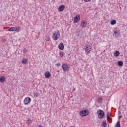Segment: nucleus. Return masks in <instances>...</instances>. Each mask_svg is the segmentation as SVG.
Returning <instances> with one entry per match:
<instances>
[{
    "instance_id": "1",
    "label": "nucleus",
    "mask_w": 127,
    "mask_h": 127,
    "mask_svg": "<svg viewBox=\"0 0 127 127\" xmlns=\"http://www.w3.org/2000/svg\"><path fill=\"white\" fill-rule=\"evenodd\" d=\"M97 115L99 119H103L105 116V112L102 110L99 109L97 110Z\"/></svg>"
},
{
    "instance_id": "2",
    "label": "nucleus",
    "mask_w": 127,
    "mask_h": 127,
    "mask_svg": "<svg viewBox=\"0 0 127 127\" xmlns=\"http://www.w3.org/2000/svg\"><path fill=\"white\" fill-rule=\"evenodd\" d=\"M80 115L81 117H86L89 115V110L85 109L80 112Z\"/></svg>"
},
{
    "instance_id": "3",
    "label": "nucleus",
    "mask_w": 127,
    "mask_h": 127,
    "mask_svg": "<svg viewBox=\"0 0 127 127\" xmlns=\"http://www.w3.org/2000/svg\"><path fill=\"white\" fill-rule=\"evenodd\" d=\"M59 36H60L59 32H54L53 34V38L54 40H58Z\"/></svg>"
},
{
    "instance_id": "4",
    "label": "nucleus",
    "mask_w": 127,
    "mask_h": 127,
    "mask_svg": "<svg viewBox=\"0 0 127 127\" xmlns=\"http://www.w3.org/2000/svg\"><path fill=\"white\" fill-rule=\"evenodd\" d=\"M84 49L85 50L86 54L88 55V54H90V51L92 50V47L89 45H86L85 46V48H84Z\"/></svg>"
},
{
    "instance_id": "5",
    "label": "nucleus",
    "mask_w": 127,
    "mask_h": 127,
    "mask_svg": "<svg viewBox=\"0 0 127 127\" xmlns=\"http://www.w3.org/2000/svg\"><path fill=\"white\" fill-rule=\"evenodd\" d=\"M69 65H68V64H64L62 65V69L64 72H68L69 71Z\"/></svg>"
},
{
    "instance_id": "6",
    "label": "nucleus",
    "mask_w": 127,
    "mask_h": 127,
    "mask_svg": "<svg viewBox=\"0 0 127 127\" xmlns=\"http://www.w3.org/2000/svg\"><path fill=\"white\" fill-rule=\"evenodd\" d=\"M81 18V16L80 15H75L73 18L74 21L73 23H78L80 21Z\"/></svg>"
},
{
    "instance_id": "7",
    "label": "nucleus",
    "mask_w": 127,
    "mask_h": 127,
    "mask_svg": "<svg viewBox=\"0 0 127 127\" xmlns=\"http://www.w3.org/2000/svg\"><path fill=\"white\" fill-rule=\"evenodd\" d=\"M113 32L115 34V37H119L120 35V30L118 29V28H115L113 30Z\"/></svg>"
},
{
    "instance_id": "8",
    "label": "nucleus",
    "mask_w": 127,
    "mask_h": 127,
    "mask_svg": "<svg viewBox=\"0 0 127 127\" xmlns=\"http://www.w3.org/2000/svg\"><path fill=\"white\" fill-rule=\"evenodd\" d=\"M31 102V98L30 97H26L24 100V105H28Z\"/></svg>"
},
{
    "instance_id": "9",
    "label": "nucleus",
    "mask_w": 127,
    "mask_h": 127,
    "mask_svg": "<svg viewBox=\"0 0 127 127\" xmlns=\"http://www.w3.org/2000/svg\"><path fill=\"white\" fill-rule=\"evenodd\" d=\"M65 5H61L58 7V11L61 12V11H63L65 9Z\"/></svg>"
},
{
    "instance_id": "10",
    "label": "nucleus",
    "mask_w": 127,
    "mask_h": 127,
    "mask_svg": "<svg viewBox=\"0 0 127 127\" xmlns=\"http://www.w3.org/2000/svg\"><path fill=\"white\" fill-rule=\"evenodd\" d=\"M58 48L60 49V50H63L64 48H65L64 44H63V43H60L58 45Z\"/></svg>"
},
{
    "instance_id": "11",
    "label": "nucleus",
    "mask_w": 127,
    "mask_h": 127,
    "mask_svg": "<svg viewBox=\"0 0 127 127\" xmlns=\"http://www.w3.org/2000/svg\"><path fill=\"white\" fill-rule=\"evenodd\" d=\"M45 77L46 79H48L51 77V73L49 71H47L45 73Z\"/></svg>"
},
{
    "instance_id": "12",
    "label": "nucleus",
    "mask_w": 127,
    "mask_h": 127,
    "mask_svg": "<svg viewBox=\"0 0 127 127\" xmlns=\"http://www.w3.org/2000/svg\"><path fill=\"white\" fill-rule=\"evenodd\" d=\"M6 81V78L4 76H0V83H4Z\"/></svg>"
},
{
    "instance_id": "13",
    "label": "nucleus",
    "mask_w": 127,
    "mask_h": 127,
    "mask_svg": "<svg viewBox=\"0 0 127 127\" xmlns=\"http://www.w3.org/2000/svg\"><path fill=\"white\" fill-rule=\"evenodd\" d=\"M117 65L119 66V67H123V65H124V62L122 61H119L117 62Z\"/></svg>"
},
{
    "instance_id": "14",
    "label": "nucleus",
    "mask_w": 127,
    "mask_h": 127,
    "mask_svg": "<svg viewBox=\"0 0 127 127\" xmlns=\"http://www.w3.org/2000/svg\"><path fill=\"white\" fill-rule=\"evenodd\" d=\"M114 55L116 57H118V56H119V55H120V52L119 51H115L114 53Z\"/></svg>"
},
{
    "instance_id": "15",
    "label": "nucleus",
    "mask_w": 127,
    "mask_h": 127,
    "mask_svg": "<svg viewBox=\"0 0 127 127\" xmlns=\"http://www.w3.org/2000/svg\"><path fill=\"white\" fill-rule=\"evenodd\" d=\"M114 127H121V123L120 122V121L117 122Z\"/></svg>"
},
{
    "instance_id": "16",
    "label": "nucleus",
    "mask_w": 127,
    "mask_h": 127,
    "mask_svg": "<svg viewBox=\"0 0 127 127\" xmlns=\"http://www.w3.org/2000/svg\"><path fill=\"white\" fill-rule=\"evenodd\" d=\"M81 25L82 27H87V24L84 21L81 22Z\"/></svg>"
},
{
    "instance_id": "17",
    "label": "nucleus",
    "mask_w": 127,
    "mask_h": 127,
    "mask_svg": "<svg viewBox=\"0 0 127 127\" xmlns=\"http://www.w3.org/2000/svg\"><path fill=\"white\" fill-rule=\"evenodd\" d=\"M116 23H117V21H116V20H112L110 22V24H111V25H115Z\"/></svg>"
},
{
    "instance_id": "18",
    "label": "nucleus",
    "mask_w": 127,
    "mask_h": 127,
    "mask_svg": "<svg viewBox=\"0 0 127 127\" xmlns=\"http://www.w3.org/2000/svg\"><path fill=\"white\" fill-rule=\"evenodd\" d=\"M14 31H17V32H19V31H20V27L18 26L17 28L14 27Z\"/></svg>"
},
{
    "instance_id": "19",
    "label": "nucleus",
    "mask_w": 127,
    "mask_h": 127,
    "mask_svg": "<svg viewBox=\"0 0 127 127\" xmlns=\"http://www.w3.org/2000/svg\"><path fill=\"white\" fill-rule=\"evenodd\" d=\"M27 59H23L22 61V63H23V64H26V63H27Z\"/></svg>"
},
{
    "instance_id": "20",
    "label": "nucleus",
    "mask_w": 127,
    "mask_h": 127,
    "mask_svg": "<svg viewBox=\"0 0 127 127\" xmlns=\"http://www.w3.org/2000/svg\"><path fill=\"white\" fill-rule=\"evenodd\" d=\"M102 127H107V123L106 122V121H103Z\"/></svg>"
},
{
    "instance_id": "21",
    "label": "nucleus",
    "mask_w": 127,
    "mask_h": 127,
    "mask_svg": "<svg viewBox=\"0 0 127 127\" xmlns=\"http://www.w3.org/2000/svg\"><path fill=\"white\" fill-rule=\"evenodd\" d=\"M82 34H83V32H82V31H79L78 32L77 36H81V35H82Z\"/></svg>"
},
{
    "instance_id": "22",
    "label": "nucleus",
    "mask_w": 127,
    "mask_h": 127,
    "mask_svg": "<svg viewBox=\"0 0 127 127\" xmlns=\"http://www.w3.org/2000/svg\"><path fill=\"white\" fill-rule=\"evenodd\" d=\"M103 101V98L101 97L98 98L97 99L98 103H100Z\"/></svg>"
},
{
    "instance_id": "23",
    "label": "nucleus",
    "mask_w": 127,
    "mask_h": 127,
    "mask_svg": "<svg viewBox=\"0 0 127 127\" xmlns=\"http://www.w3.org/2000/svg\"><path fill=\"white\" fill-rule=\"evenodd\" d=\"M7 31H14V27H12L7 30Z\"/></svg>"
},
{
    "instance_id": "24",
    "label": "nucleus",
    "mask_w": 127,
    "mask_h": 127,
    "mask_svg": "<svg viewBox=\"0 0 127 127\" xmlns=\"http://www.w3.org/2000/svg\"><path fill=\"white\" fill-rule=\"evenodd\" d=\"M60 56H61V57H63V56H64V54H65L64 53V52H62V51H60Z\"/></svg>"
},
{
    "instance_id": "25",
    "label": "nucleus",
    "mask_w": 127,
    "mask_h": 127,
    "mask_svg": "<svg viewBox=\"0 0 127 127\" xmlns=\"http://www.w3.org/2000/svg\"><path fill=\"white\" fill-rule=\"evenodd\" d=\"M111 117V115H110V112H107V119L109 120V118Z\"/></svg>"
},
{
    "instance_id": "26",
    "label": "nucleus",
    "mask_w": 127,
    "mask_h": 127,
    "mask_svg": "<svg viewBox=\"0 0 127 127\" xmlns=\"http://www.w3.org/2000/svg\"><path fill=\"white\" fill-rule=\"evenodd\" d=\"M60 63H58L57 64H55V66L59 67H60Z\"/></svg>"
},
{
    "instance_id": "27",
    "label": "nucleus",
    "mask_w": 127,
    "mask_h": 127,
    "mask_svg": "<svg viewBox=\"0 0 127 127\" xmlns=\"http://www.w3.org/2000/svg\"><path fill=\"white\" fill-rule=\"evenodd\" d=\"M109 123H112V118L111 117H108V120H107Z\"/></svg>"
},
{
    "instance_id": "28",
    "label": "nucleus",
    "mask_w": 127,
    "mask_h": 127,
    "mask_svg": "<svg viewBox=\"0 0 127 127\" xmlns=\"http://www.w3.org/2000/svg\"><path fill=\"white\" fill-rule=\"evenodd\" d=\"M38 94H39L38 92H37L34 94V97H38Z\"/></svg>"
},
{
    "instance_id": "29",
    "label": "nucleus",
    "mask_w": 127,
    "mask_h": 127,
    "mask_svg": "<svg viewBox=\"0 0 127 127\" xmlns=\"http://www.w3.org/2000/svg\"><path fill=\"white\" fill-rule=\"evenodd\" d=\"M49 39H50L49 37H48V36L46 37V40L47 41H49Z\"/></svg>"
},
{
    "instance_id": "30",
    "label": "nucleus",
    "mask_w": 127,
    "mask_h": 127,
    "mask_svg": "<svg viewBox=\"0 0 127 127\" xmlns=\"http://www.w3.org/2000/svg\"><path fill=\"white\" fill-rule=\"evenodd\" d=\"M85 2H90L92 0H83Z\"/></svg>"
},
{
    "instance_id": "31",
    "label": "nucleus",
    "mask_w": 127,
    "mask_h": 127,
    "mask_svg": "<svg viewBox=\"0 0 127 127\" xmlns=\"http://www.w3.org/2000/svg\"><path fill=\"white\" fill-rule=\"evenodd\" d=\"M30 123H31V120H28V121L27 122V123L28 124V125H30Z\"/></svg>"
},
{
    "instance_id": "32",
    "label": "nucleus",
    "mask_w": 127,
    "mask_h": 127,
    "mask_svg": "<svg viewBox=\"0 0 127 127\" xmlns=\"http://www.w3.org/2000/svg\"><path fill=\"white\" fill-rule=\"evenodd\" d=\"M23 52L25 53V52H27V50L26 49V48H24L23 50Z\"/></svg>"
},
{
    "instance_id": "33",
    "label": "nucleus",
    "mask_w": 127,
    "mask_h": 127,
    "mask_svg": "<svg viewBox=\"0 0 127 127\" xmlns=\"http://www.w3.org/2000/svg\"><path fill=\"white\" fill-rule=\"evenodd\" d=\"M119 120H120V119H122V115H120L118 117Z\"/></svg>"
},
{
    "instance_id": "34",
    "label": "nucleus",
    "mask_w": 127,
    "mask_h": 127,
    "mask_svg": "<svg viewBox=\"0 0 127 127\" xmlns=\"http://www.w3.org/2000/svg\"><path fill=\"white\" fill-rule=\"evenodd\" d=\"M39 127H42L41 125H40Z\"/></svg>"
}]
</instances>
